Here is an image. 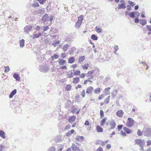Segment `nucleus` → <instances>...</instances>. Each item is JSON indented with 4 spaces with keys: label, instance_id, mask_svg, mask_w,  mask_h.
<instances>
[{
    "label": "nucleus",
    "instance_id": "56",
    "mask_svg": "<svg viewBox=\"0 0 151 151\" xmlns=\"http://www.w3.org/2000/svg\"><path fill=\"white\" fill-rule=\"evenodd\" d=\"M84 125L90 126V127H91V125L90 124L89 122L87 120H86L85 121V122L84 123Z\"/></svg>",
    "mask_w": 151,
    "mask_h": 151
},
{
    "label": "nucleus",
    "instance_id": "33",
    "mask_svg": "<svg viewBox=\"0 0 151 151\" xmlns=\"http://www.w3.org/2000/svg\"><path fill=\"white\" fill-rule=\"evenodd\" d=\"M78 19L77 21L82 23V22L83 19V16L82 15H81L79 17H78Z\"/></svg>",
    "mask_w": 151,
    "mask_h": 151
},
{
    "label": "nucleus",
    "instance_id": "13",
    "mask_svg": "<svg viewBox=\"0 0 151 151\" xmlns=\"http://www.w3.org/2000/svg\"><path fill=\"white\" fill-rule=\"evenodd\" d=\"M101 126L97 125L96 126V129L98 132H103V129Z\"/></svg>",
    "mask_w": 151,
    "mask_h": 151
},
{
    "label": "nucleus",
    "instance_id": "27",
    "mask_svg": "<svg viewBox=\"0 0 151 151\" xmlns=\"http://www.w3.org/2000/svg\"><path fill=\"white\" fill-rule=\"evenodd\" d=\"M20 46L21 47H23L24 46V39H22L21 40H19Z\"/></svg>",
    "mask_w": 151,
    "mask_h": 151
},
{
    "label": "nucleus",
    "instance_id": "23",
    "mask_svg": "<svg viewBox=\"0 0 151 151\" xmlns=\"http://www.w3.org/2000/svg\"><path fill=\"white\" fill-rule=\"evenodd\" d=\"M110 96H109L107 97L104 101V104H107L109 103L110 102Z\"/></svg>",
    "mask_w": 151,
    "mask_h": 151
},
{
    "label": "nucleus",
    "instance_id": "11",
    "mask_svg": "<svg viewBox=\"0 0 151 151\" xmlns=\"http://www.w3.org/2000/svg\"><path fill=\"white\" fill-rule=\"evenodd\" d=\"M76 116H70L68 119V121L70 123H73L76 120Z\"/></svg>",
    "mask_w": 151,
    "mask_h": 151
},
{
    "label": "nucleus",
    "instance_id": "58",
    "mask_svg": "<svg viewBox=\"0 0 151 151\" xmlns=\"http://www.w3.org/2000/svg\"><path fill=\"white\" fill-rule=\"evenodd\" d=\"M70 128V125L69 124L67 125L65 128L64 129L65 130H67Z\"/></svg>",
    "mask_w": 151,
    "mask_h": 151
},
{
    "label": "nucleus",
    "instance_id": "40",
    "mask_svg": "<svg viewBox=\"0 0 151 151\" xmlns=\"http://www.w3.org/2000/svg\"><path fill=\"white\" fill-rule=\"evenodd\" d=\"M69 47V45L68 44H66L64 45L63 47V49L65 51H66L68 50Z\"/></svg>",
    "mask_w": 151,
    "mask_h": 151
},
{
    "label": "nucleus",
    "instance_id": "42",
    "mask_svg": "<svg viewBox=\"0 0 151 151\" xmlns=\"http://www.w3.org/2000/svg\"><path fill=\"white\" fill-rule=\"evenodd\" d=\"M100 116L101 118H102L104 117V114L103 111L101 110L100 111Z\"/></svg>",
    "mask_w": 151,
    "mask_h": 151
},
{
    "label": "nucleus",
    "instance_id": "14",
    "mask_svg": "<svg viewBox=\"0 0 151 151\" xmlns=\"http://www.w3.org/2000/svg\"><path fill=\"white\" fill-rule=\"evenodd\" d=\"M13 77L16 80L18 81H19L20 80V76L17 73H14L13 75Z\"/></svg>",
    "mask_w": 151,
    "mask_h": 151
},
{
    "label": "nucleus",
    "instance_id": "57",
    "mask_svg": "<svg viewBox=\"0 0 151 151\" xmlns=\"http://www.w3.org/2000/svg\"><path fill=\"white\" fill-rule=\"evenodd\" d=\"M137 133L138 135L139 136H141L142 134V132L140 129L138 130Z\"/></svg>",
    "mask_w": 151,
    "mask_h": 151
},
{
    "label": "nucleus",
    "instance_id": "60",
    "mask_svg": "<svg viewBox=\"0 0 151 151\" xmlns=\"http://www.w3.org/2000/svg\"><path fill=\"white\" fill-rule=\"evenodd\" d=\"M146 28L149 31H151V26L147 25L146 26Z\"/></svg>",
    "mask_w": 151,
    "mask_h": 151
},
{
    "label": "nucleus",
    "instance_id": "3",
    "mask_svg": "<svg viewBox=\"0 0 151 151\" xmlns=\"http://www.w3.org/2000/svg\"><path fill=\"white\" fill-rule=\"evenodd\" d=\"M135 144L139 145L140 147L142 148L144 146L145 141L144 139H137L134 141Z\"/></svg>",
    "mask_w": 151,
    "mask_h": 151
},
{
    "label": "nucleus",
    "instance_id": "12",
    "mask_svg": "<svg viewBox=\"0 0 151 151\" xmlns=\"http://www.w3.org/2000/svg\"><path fill=\"white\" fill-rule=\"evenodd\" d=\"M93 72L94 71L93 70H91L88 71L87 73V77H90V79H93V76L91 75L93 74Z\"/></svg>",
    "mask_w": 151,
    "mask_h": 151
},
{
    "label": "nucleus",
    "instance_id": "43",
    "mask_svg": "<svg viewBox=\"0 0 151 151\" xmlns=\"http://www.w3.org/2000/svg\"><path fill=\"white\" fill-rule=\"evenodd\" d=\"M104 97V95L103 94H102L101 95L99 96L98 98V99L99 100H101L103 99Z\"/></svg>",
    "mask_w": 151,
    "mask_h": 151
},
{
    "label": "nucleus",
    "instance_id": "46",
    "mask_svg": "<svg viewBox=\"0 0 151 151\" xmlns=\"http://www.w3.org/2000/svg\"><path fill=\"white\" fill-rule=\"evenodd\" d=\"M85 58L84 56H81L79 58V61L80 62H82L85 59Z\"/></svg>",
    "mask_w": 151,
    "mask_h": 151
},
{
    "label": "nucleus",
    "instance_id": "61",
    "mask_svg": "<svg viewBox=\"0 0 151 151\" xmlns=\"http://www.w3.org/2000/svg\"><path fill=\"white\" fill-rule=\"evenodd\" d=\"M103 148L101 147H99L96 151H103Z\"/></svg>",
    "mask_w": 151,
    "mask_h": 151
},
{
    "label": "nucleus",
    "instance_id": "15",
    "mask_svg": "<svg viewBox=\"0 0 151 151\" xmlns=\"http://www.w3.org/2000/svg\"><path fill=\"white\" fill-rule=\"evenodd\" d=\"M80 109H78L77 108H74L71 111V112L74 114L76 112V114H78L80 112Z\"/></svg>",
    "mask_w": 151,
    "mask_h": 151
},
{
    "label": "nucleus",
    "instance_id": "10",
    "mask_svg": "<svg viewBox=\"0 0 151 151\" xmlns=\"http://www.w3.org/2000/svg\"><path fill=\"white\" fill-rule=\"evenodd\" d=\"M123 129L126 133L130 134L132 132V131L131 129L126 127H123Z\"/></svg>",
    "mask_w": 151,
    "mask_h": 151
},
{
    "label": "nucleus",
    "instance_id": "44",
    "mask_svg": "<svg viewBox=\"0 0 151 151\" xmlns=\"http://www.w3.org/2000/svg\"><path fill=\"white\" fill-rule=\"evenodd\" d=\"M111 88L110 87H108L107 88H106L104 90V91L105 93H107L108 94L109 93V91L110 89Z\"/></svg>",
    "mask_w": 151,
    "mask_h": 151
},
{
    "label": "nucleus",
    "instance_id": "32",
    "mask_svg": "<svg viewBox=\"0 0 151 151\" xmlns=\"http://www.w3.org/2000/svg\"><path fill=\"white\" fill-rule=\"evenodd\" d=\"M41 35V33H40L38 34H33V38L34 39V38H38Z\"/></svg>",
    "mask_w": 151,
    "mask_h": 151
},
{
    "label": "nucleus",
    "instance_id": "62",
    "mask_svg": "<svg viewBox=\"0 0 151 151\" xmlns=\"http://www.w3.org/2000/svg\"><path fill=\"white\" fill-rule=\"evenodd\" d=\"M49 29L48 26H43V31H45Z\"/></svg>",
    "mask_w": 151,
    "mask_h": 151
},
{
    "label": "nucleus",
    "instance_id": "28",
    "mask_svg": "<svg viewBox=\"0 0 151 151\" xmlns=\"http://www.w3.org/2000/svg\"><path fill=\"white\" fill-rule=\"evenodd\" d=\"M140 23L143 26L146 24L147 22L144 19H141L140 20Z\"/></svg>",
    "mask_w": 151,
    "mask_h": 151
},
{
    "label": "nucleus",
    "instance_id": "49",
    "mask_svg": "<svg viewBox=\"0 0 151 151\" xmlns=\"http://www.w3.org/2000/svg\"><path fill=\"white\" fill-rule=\"evenodd\" d=\"M4 68L5 69V70H4L5 73L8 72L10 70L8 66H5Z\"/></svg>",
    "mask_w": 151,
    "mask_h": 151
},
{
    "label": "nucleus",
    "instance_id": "1",
    "mask_svg": "<svg viewBox=\"0 0 151 151\" xmlns=\"http://www.w3.org/2000/svg\"><path fill=\"white\" fill-rule=\"evenodd\" d=\"M106 125L108 127L109 125V130L114 129L116 127V123L115 121L113 119H111L106 122Z\"/></svg>",
    "mask_w": 151,
    "mask_h": 151
},
{
    "label": "nucleus",
    "instance_id": "45",
    "mask_svg": "<svg viewBox=\"0 0 151 151\" xmlns=\"http://www.w3.org/2000/svg\"><path fill=\"white\" fill-rule=\"evenodd\" d=\"M120 134L123 137H125L127 136L126 133L123 130H121L120 132Z\"/></svg>",
    "mask_w": 151,
    "mask_h": 151
},
{
    "label": "nucleus",
    "instance_id": "64",
    "mask_svg": "<svg viewBox=\"0 0 151 151\" xmlns=\"http://www.w3.org/2000/svg\"><path fill=\"white\" fill-rule=\"evenodd\" d=\"M66 56V55L65 53H62L61 55V57L63 58H65Z\"/></svg>",
    "mask_w": 151,
    "mask_h": 151
},
{
    "label": "nucleus",
    "instance_id": "39",
    "mask_svg": "<svg viewBox=\"0 0 151 151\" xmlns=\"http://www.w3.org/2000/svg\"><path fill=\"white\" fill-rule=\"evenodd\" d=\"M95 29L97 32L100 33L101 32L102 29L98 26H96L95 27Z\"/></svg>",
    "mask_w": 151,
    "mask_h": 151
},
{
    "label": "nucleus",
    "instance_id": "29",
    "mask_svg": "<svg viewBox=\"0 0 151 151\" xmlns=\"http://www.w3.org/2000/svg\"><path fill=\"white\" fill-rule=\"evenodd\" d=\"M75 59L73 57H71L69 58L68 60V63H72L74 62Z\"/></svg>",
    "mask_w": 151,
    "mask_h": 151
},
{
    "label": "nucleus",
    "instance_id": "35",
    "mask_svg": "<svg viewBox=\"0 0 151 151\" xmlns=\"http://www.w3.org/2000/svg\"><path fill=\"white\" fill-rule=\"evenodd\" d=\"M82 68L83 69L85 70H87L88 69L89 67V64H85L84 65L81 66Z\"/></svg>",
    "mask_w": 151,
    "mask_h": 151
},
{
    "label": "nucleus",
    "instance_id": "41",
    "mask_svg": "<svg viewBox=\"0 0 151 151\" xmlns=\"http://www.w3.org/2000/svg\"><path fill=\"white\" fill-rule=\"evenodd\" d=\"M82 23L77 21L75 24V27L76 28H79L80 27Z\"/></svg>",
    "mask_w": 151,
    "mask_h": 151
},
{
    "label": "nucleus",
    "instance_id": "34",
    "mask_svg": "<svg viewBox=\"0 0 151 151\" xmlns=\"http://www.w3.org/2000/svg\"><path fill=\"white\" fill-rule=\"evenodd\" d=\"M59 63L61 65H63L66 62L65 60L63 59H59Z\"/></svg>",
    "mask_w": 151,
    "mask_h": 151
},
{
    "label": "nucleus",
    "instance_id": "2",
    "mask_svg": "<svg viewBox=\"0 0 151 151\" xmlns=\"http://www.w3.org/2000/svg\"><path fill=\"white\" fill-rule=\"evenodd\" d=\"M135 122L132 118H128L126 123V126L128 127H131L134 126Z\"/></svg>",
    "mask_w": 151,
    "mask_h": 151
},
{
    "label": "nucleus",
    "instance_id": "21",
    "mask_svg": "<svg viewBox=\"0 0 151 151\" xmlns=\"http://www.w3.org/2000/svg\"><path fill=\"white\" fill-rule=\"evenodd\" d=\"M17 93V90L15 89L13 90L10 93L9 96V98H12L14 95H15Z\"/></svg>",
    "mask_w": 151,
    "mask_h": 151
},
{
    "label": "nucleus",
    "instance_id": "16",
    "mask_svg": "<svg viewBox=\"0 0 151 151\" xmlns=\"http://www.w3.org/2000/svg\"><path fill=\"white\" fill-rule=\"evenodd\" d=\"M80 81V78L78 77H76L73 78V82L74 84H76L78 83Z\"/></svg>",
    "mask_w": 151,
    "mask_h": 151
},
{
    "label": "nucleus",
    "instance_id": "26",
    "mask_svg": "<svg viewBox=\"0 0 151 151\" xmlns=\"http://www.w3.org/2000/svg\"><path fill=\"white\" fill-rule=\"evenodd\" d=\"M118 93V91L117 90H115L113 91V92L111 93L112 95V97L113 98H115L116 96Z\"/></svg>",
    "mask_w": 151,
    "mask_h": 151
},
{
    "label": "nucleus",
    "instance_id": "5",
    "mask_svg": "<svg viewBox=\"0 0 151 151\" xmlns=\"http://www.w3.org/2000/svg\"><path fill=\"white\" fill-rule=\"evenodd\" d=\"M121 2L122 4H119L118 5V8L119 9H124L126 7L125 4V2L123 0H121Z\"/></svg>",
    "mask_w": 151,
    "mask_h": 151
},
{
    "label": "nucleus",
    "instance_id": "54",
    "mask_svg": "<svg viewBox=\"0 0 151 151\" xmlns=\"http://www.w3.org/2000/svg\"><path fill=\"white\" fill-rule=\"evenodd\" d=\"M123 126L122 125H119L117 126V129L119 131L122 128Z\"/></svg>",
    "mask_w": 151,
    "mask_h": 151
},
{
    "label": "nucleus",
    "instance_id": "6",
    "mask_svg": "<svg viewBox=\"0 0 151 151\" xmlns=\"http://www.w3.org/2000/svg\"><path fill=\"white\" fill-rule=\"evenodd\" d=\"M145 135L146 136L149 137L151 135V129L147 128L144 132Z\"/></svg>",
    "mask_w": 151,
    "mask_h": 151
},
{
    "label": "nucleus",
    "instance_id": "22",
    "mask_svg": "<svg viewBox=\"0 0 151 151\" xmlns=\"http://www.w3.org/2000/svg\"><path fill=\"white\" fill-rule=\"evenodd\" d=\"M74 132L75 131L73 129H72L70 131L67 132L66 134V135L67 137H70L71 135L72 134L74 133Z\"/></svg>",
    "mask_w": 151,
    "mask_h": 151
},
{
    "label": "nucleus",
    "instance_id": "52",
    "mask_svg": "<svg viewBox=\"0 0 151 151\" xmlns=\"http://www.w3.org/2000/svg\"><path fill=\"white\" fill-rule=\"evenodd\" d=\"M128 3L131 6H133L135 5V3L133 2H132L130 1H128Z\"/></svg>",
    "mask_w": 151,
    "mask_h": 151
},
{
    "label": "nucleus",
    "instance_id": "25",
    "mask_svg": "<svg viewBox=\"0 0 151 151\" xmlns=\"http://www.w3.org/2000/svg\"><path fill=\"white\" fill-rule=\"evenodd\" d=\"M0 136L3 139L5 138V133L2 130L0 131Z\"/></svg>",
    "mask_w": 151,
    "mask_h": 151
},
{
    "label": "nucleus",
    "instance_id": "48",
    "mask_svg": "<svg viewBox=\"0 0 151 151\" xmlns=\"http://www.w3.org/2000/svg\"><path fill=\"white\" fill-rule=\"evenodd\" d=\"M55 147H49L47 151H55Z\"/></svg>",
    "mask_w": 151,
    "mask_h": 151
},
{
    "label": "nucleus",
    "instance_id": "19",
    "mask_svg": "<svg viewBox=\"0 0 151 151\" xmlns=\"http://www.w3.org/2000/svg\"><path fill=\"white\" fill-rule=\"evenodd\" d=\"M101 91V89L100 88H97L94 90V92L95 94H99Z\"/></svg>",
    "mask_w": 151,
    "mask_h": 151
},
{
    "label": "nucleus",
    "instance_id": "4",
    "mask_svg": "<svg viewBox=\"0 0 151 151\" xmlns=\"http://www.w3.org/2000/svg\"><path fill=\"white\" fill-rule=\"evenodd\" d=\"M94 88L91 86L88 87L86 90V93L87 94H90L93 93Z\"/></svg>",
    "mask_w": 151,
    "mask_h": 151
},
{
    "label": "nucleus",
    "instance_id": "17",
    "mask_svg": "<svg viewBox=\"0 0 151 151\" xmlns=\"http://www.w3.org/2000/svg\"><path fill=\"white\" fill-rule=\"evenodd\" d=\"M139 13L137 12H129V15L131 18H134L135 17V15Z\"/></svg>",
    "mask_w": 151,
    "mask_h": 151
},
{
    "label": "nucleus",
    "instance_id": "36",
    "mask_svg": "<svg viewBox=\"0 0 151 151\" xmlns=\"http://www.w3.org/2000/svg\"><path fill=\"white\" fill-rule=\"evenodd\" d=\"M72 86L70 84H68L65 87V90L67 91H70L71 88Z\"/></svg>",
    "mask_w": 151,
    "mask_h": 151
},
{
    "label": "nucleus",
    "instance_id": "53",
    "mask_svg": "<svg viewBox=\"0 0 151 151\" xmlns=\"http://www.w3.org/2000/svg\"><path fill=\"white\" fill-rule=\"evenodd\" d=\"M114 53L115 54H116V51L118 50V46L117 45L115 46H114Z\"/></svg>",
    "mask_w": 151,
    "mask_h": 151
},
{
    "label": "nucleus",
    "instance_id": "51",
    "mask_svg": "<svg viewBox=\"0 0 151 151\" xmlns=\"http://www.w3.org/2000/svg\"><path fill=\"white\" fill-rule=\"evenodd\" d=\"M86 76V74L84 73H82L80 75V77L81 78H84Z\"/></svg>",
    "mask_w": 151,
    "mask_h": 151
},
{
    "label": "nucleus",
    "instance_id": "50",
    "mask_svg": "<svg viewBox=\"0 0 151 151\" xmlns=\"http://www.w3.org/2000/svg\"><path fill=\"white\" fill-rule=\"evenodd\" d=\"M81 94L83 98H84L85 97L86 93L85 90L84 89L83 90L81 93Z\"/></svg>",
    "mask_w": 151,
    "mask_h": 151
},
{
    "label": "nucleus",
    "instance_id": "31",
    "mask_svg": "<svg viewBox=\"0 0 151 151\" xmlns=\"http://www.w3.org/2000/svg\"><path fill=\"white\" fill-rule=\"evenodd\" d=\"M59 56L56 54H54L53 56H51V58L52 60H53L55 59H57L58 58Z\"/></svg>",
    "mask_w": 151,
    "mask_h": 151
},
{
    "label": "nucleus",
    "instance_id": "9",
    "mask_svg": "<svg viewBox=\"0 0 151 151\" xmlns=\"http://www.w3.org/2000/svg\"><path fill=\"white\" fill-rule=\"evenodd\" d=\"M49 17L47 14H45L42 18V21L44 22H45L46 21H49Z\"/></svg>",
    "mask_w": 151,
    "mask_h": 151
},
{
    "label": "nucleus",
    "instance_id": "47",
    "mask_svg": "<svg viewBox=\"0 0 151 151\" xmlns=\"http://www.w3.org/2000/svg\"><path fill=\"white\" fill-rule=\"evenodd\" d=\"M32 6L34 7H39V3L37 2H35L32 4Z\"/></svg>",
    "mask_w": 151,
    "mask_h": 151
},
{
    "label": "nucleus",
    "instance_id": "38",
    "mask_svg": "<svg viewBox=\"0 0 151 151\" xmlns=\"http://www.w3.org/2000/svg\"><path fill=\"white\" fill-rule=\"evenodd\" d=\"M109 142L108 140H107L105 141H101V145L102 146H104L106 144H107Z\"/></svg>",
    "mask_w": 151,
    "mask_h": 151
},
{
    "label": "nucleus",
    "instance_id": "30",
    "mask_svg": "<svg viewBox=\"0 0 151 151\" xmlns=\"http://www.w3.org/2000/svg\"><path fill=\"white\" fill-rule=\"evenodd\" d=\"M32 28V27L26 26L24 28V30L26 32H28L29 30H30Z\"/></svg>",
    "mask_w": 151,
    "mask_h": 151
},
{
    "label": "nucleus",
    "instance_id": "20",
    "mask_svg": "<svg viewBox=\"0 0 151 151\" xmlns=\"http://www.w3.org/2000/svg\"><path fill=\"white\" fill-rule=\"evenodd\" d=\"M75 139L76 141L78 142L82 141L84 139V137L83 136H77L76 138Z\"/></svg>",
    "mask_w": 151,
    "mask_h": 151
},
{
    "label": "nucleus",
    "instance_id": "59",
    "mask_svg": "<svg viewBox=\"0 0 151 151\" xmlns=\"http://www.w3.org/2000/svg\"><path fill=\"white\" fill-rule=\"evenodd\" d=\"M147 146H149L151 145V140H148L147 142Z\"/></svg>",
    "mask_w": 151,
    "mask_h": 151
},
{
    "label": "nucleus",
    "instance_id": "55",
    "mask_svg": "<svg viewBox=\"0 0 151 151\" xmlns=\"http://www.w3.org/2000/svg\"><path fill=\"white\" fill-rule=\"evenodd\" d=\"M38 1L41 4H43L44 3L45 1L46 0H36Z\"/></svg>",
    "mask_w": 151,
    "mask_h": 151
},
{
    "label": "nucleus",
    "instance_id": "37",
    "mask_svg": "<svg viewBox=\"0 0 151 151\" xmlns=\"http://www.w3.org/2000/svg\"><path fill=\"white\" fill-rule=\"evenodd\" d=\"M91 38L92 40H96L98 39L97 36L94 34H93L91 36Z\"/></svg>",
    "mask_w": 151,
    "mask_h": 151
},
{
    "label": "nucleus",
    "instance_id": "24",
    "mask_svg": "<svg viewBox=\"0 0 151 151\" xmlns=\"http://www.w3.org/2000/svg\"><path fill=\"white\" fill-rule=\"evenodd\" d=\"M81 73V71L80 70H73V74L75 76H79Z\"/></svg>",
    "mask_w": 151,
    "mask_h": 151
},
{
    "label": "nucleus",
    "instance_id": "63",
    "mask_svg": "<svg viewBox=\"0 0 151 151\" xmlns=\"http://www.w3.org/2000/svg\"><path fill=\"white\" fill-rule=\"evenodd\" d=\"M4 147L2 145H0V151H3Z\"/></svg>",
    "mask_w": 151,
    "mask_h": 151
},
{
    "label": "nucleus",
    "instance_id": "18",
    "mask_svg": "<svg viewBox=\"0 0 151 151\" xmlns=\"http://www.w3.org/2000/svg\"><path fill=\"white\" fill-rule=\"evenodd\" d=\"M71 147L73 151H77L78 149H79L77 146L73 143L72 144Z\"/></svg>",
    "mask_w": 151,
    "mask_h": 151
},
{
    "label": "nucleus",
    "instance_id": "8",
    "mask_svg": "<svg viewBox=\"0 0 151 151\" xmlns=\"http://www.w3.org/2000/svg\"><path fill=\"white\" fill-rule=\"evenodd\" d=\"M107 118L106 117H105L102 119L100 122V125L101 127L103 126L106 123V121L107 120Z\"/></svg>",
    "mask_w": 151,
    "mask_h": 151
},
{
    "label": "nucleus",
    "instance_id": "7",
    "mask_svg": "<svg viewBox=\"0 0 151 151\" xmlns=\"http://www.w3.org/2000/svg\"><path fill=\"white\" fill-rule=\"evenodd\" d=\"M124 112L122 110L118 111L116 114V115L119 117H122L124 114Z\"/></svg>",
    "mask_w": 151,
    "mask_h": 151
}]
</instances>
